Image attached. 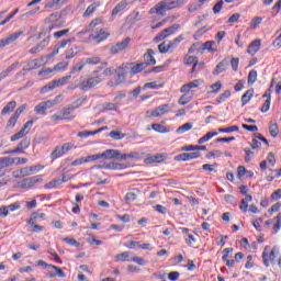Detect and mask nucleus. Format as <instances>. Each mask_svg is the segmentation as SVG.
I'll return each mask as SVG.
<instances>
[{
	"label": "nucleus",
	"instance_id": "obj_1",
	"mask_svg": "<svg viewBox=\"0 0 281 281\" xmlns=\"http://www.w3.org/2000/svg\"><path fill=\"white\" fill-rule=\"evenodd\" d=\"M105 67H109V63H101V65L92 71V76H89L87 79H82L79 82L78 89L80 91H91V89H95L98 85H102V82H104V77L100 75V71H102V69H105Z\"/></svg>",
	"mask_w": 281,
	"mask_h": 281
},
{
	"label": "nucleus",
	"instance_id": "obj_2",
	"mask_svg": "<svg viewBox=\"0 0 281 281\" xmlns=\"http://www.w3.org/2000/svg\"><path fill=\"white\" fill-rule=\"evenodd\" d=\"M181 3L177 0H161L155 4L149 11L148 14H158V16H166L167 12L180 8Z\"/></svg>",
	"mask_w": 281,
	"mask_h": 281
},
{
	"label": "nucleus",
	"instance_id": "obj_3",
	"mask_svg": "<svg viewBox=\"0 0 281 281\" xmlns=\"http://www.w3.org/2000/svg\"><path fill=\"white\" fill-rule=\"evenodd\" d=\"M121 153L119 149H106L101 154H94V161H98V159H117L121 161Z\"/></svg>",
	"mask_w": 281,
	"mask_h": 281
},
{
	"label": "nucleus",
	"instance_id": "obj_4",
	"mask_svg": "<svg viewBox=\"0 0 281 281\" xmlns=\"http://www.w3.org/2000/svg\"><path fill=\"white\" fill-rule=\"evenodd\" d=\"M41 181H43V178H41V176L25 178L22 181H19L15 184V188H20L21 190H25L27 188H34V186H36V183H41Z\"/></svg>",
	"mask_w": 281,
	"mask_h": 281
},
{
	"label": "nucleus",
	"instance_id": "obj_5",
	"mask_svg": "<svg viewBox=\"0 0 281 281\" xmlns=\"http://www.w3.org/2000/svg\"><path fill=\"white\" fill-rule=\"evenodd\" d=\"M128 45H131V37H125L123 41L117 42L110 47V54H122V52L128 49Z\"/></svg>",
	"mask_w": 281,
	"mask_h": 281
},
{
	"label": "nucleus",
	"instance_id": "obj_6",
	"mask_svg": "<svg viewBox=\"0 0 281 281\" xmlns=\"http://www.w3.org/2000/svg\"><path fill=\"white\" fill-rule=\"evenodd\" d=\"M34 125V121H27L23 127L15 134L11 136V142H18V139H23L30 131H32V126Z\"/></svg>",
	"mask_w": 281,
	"mask_h": 281
},
{
	"label": "nucleus",
	"instance_id": "obj_7",
	"mask_svg": "<svg viewBox=\"0 0 281 281\" xmlns=\"http://www.w3.org/2000/svg\"><path fill=\"white\" fill-rule=\"evenodd\" d=\"M181 27V25L179 24H173L172 26H169L168 29L162 30L155 38H154V43H161V41H164L165 38H168L170 36V34H172L173 32H177V30H179Z\"/></svg>",
	"mask_w": 281,
	"mask_h": 281
},
{
	"label": "nucleus",
	"instance_id": "obj_8",
	"mask_svg": "<svg viewBox=\"0 0 281 281\" xmlns=\"http://www.w3.org/2000/svg\"><path fill=\"white\" fill-rule=\"evenodd\" d=\"M131 65H133V63L123 64L114 71V74H116L115 85H122V82L126 80V69H131Z\"/></svg>",
	"mask_w": 281,
	"mask_h": 281
},
{
	"label": "nucleus",
	"instance_id": "obj_9",
	"mask_svg": "<svg viewBox=\"0 0 281 281\" xmlns=\"http://www.w3.org/2000/svg\"><path fill=\"white\" fill-rule=\"evenodd\" d=\"M58 98H60V97H56V99L54 101H44V102L38 103L34 108L35 113H45L47 111V109H52V106H56V104H58Z\"/></svg>",
	"mask_w": 281,
	"mask_h": 281
},
{
	"label": "nucleus",
	"instance_id": "obj_10",
	"mask_svg": "<svg viewBox=\"0 0 281 281\" xmlns=\"http://www.w3.org/2000/svg\"><path fill=\"white\" fill-rule=\"evenodd\" d=\"M199 157H201V153L199 151L183 153L177 155L175 161H190V159H199Z\"/></svg>",
	"mask_w": 281,
	"mask_h": 281
},
{
	"label": "nucleus",
	"instance_id": "obj_11",
	"mask_svg": "<svg viewBox=\"0 0 281 281\" xmlns=\"http://www.w3.org/2000/svg\"><path fill=\"white\" fill-rule=\"evenodd\" d=\"M19 36H23V31L12 33L9 36H7L5 38L0 40V48L7 47V45L14 43V41H16L19 38Z\"/></svg>",
	"mask_w": 281,
	"mask_h": 281
},
{
	"label": "nucleus",
	"instance_id": "obj_12",
	"mask_svg": "<svg viewBox=\"0 0 281 281\" xmlns=\"http://www.w3.org/2000/svg\"><path fill=\"white\" fill-rule=\"evenodd\" d=\"M143 58L145 60L144 65H146V67H148V65L150 66L157 65V59H155V50L151 48H148L146 50Z\"/></svg>",
	"mask_w": 281,
	"mask_h": 281
},
{
	"label": "nucleus",
	"instance_id": "obj_13",
	"mask_svg": "<svg viewBox=\"0 0 281 281\" xmlns=\"http://www.w3.org/2000/svg\"><path fill=\"white\" fill-rule=\"evenodd\" d=\"M170 105L168 104H162V105H159L158 108L154 109L151 112H150V116L151 117H161V115H166V113H170Z\"/></svg>",
	"mask_w": 281,
	"mask_h": 281
},
{
	"label": "nucleus",
	"instance_id": "obj_14",
	"mask_svg": "<svg viewBox=\"0 0 281 281\" xmlns=\"http://www.w3.org/2000/svg\"><path fill=\"white\" fill-rule=\"evenodd\" d=\"M90 38L97 43H102V41H106V38H109V33L104 31V29H101L100 31L90 34Z\"/></svg>",
	"mask_w": 281,
	"mask_h": 281
},
{
	"label": "nucleus",
	"instance_id": "obj_15",
	"mask_svg": "<svg viewBox=\"0 0 281 281\" xmlns=\"http://www.w3.org/2000/svg\"><path fill=\"white\" fill-rule=\"evenodd\" d=\"M166 161V154H156L154 156H148L145 158V164H164Z\"/></svg>",
	"mask_w": 281,
	"mask_h": 281
},
{
	"label": "nucleus",
	"instance_id": "obj_16",
	"mask_svg": "<svg viewBox=\"0 0 281 281\" xmlns=\"http://www.w3.org/2000/svg\"><path fill=\"white\" fill-rule=\"evenodd\" d=\"M228 65H229V58L226 57L216 65L215 69L213 70V76H218V74H223V71H227Z\"/></svg>",
	"mask_w": 281,
	"mask_h": 281
},
{
	"label": "nucleus",
	"instance_id": "obj_17",
	"mask_svg": "<svg viewBox=\"0 0 281 281\" xmlns=\"http://www.w3.org/2000/svg\"><path fill=\"white\" fill-rule=\"evenodd\" d=\"M260 45H261L260 40L252 41L248 45V49H247L248 54H250V56H256V54H258V52L260 49Z\"/></svg>",
	"mask_w": 281,
	"mask_h": 281
},
{
	"label": "nucleus",
	"instance_id": "obj_18",
	"mask_svg": "<svg viewBox=\"0 0 281 281\" xmlns=\"http://www.w3.org/2000/svg\"><path fill=\"white\" fill-rule=\"evenodd\" d=\"M127 7H128V0H122L112 10V16H117V14H120V12L126 10Z\"/></svg>",
	"mask_w": 281,
	"mask_h": 281
},
{
	"label": "nucleus",
	"instance_id": "obj_19",
	"mask_svg": "<svg viewBox=\"0 0 281 281\" xmlns=\"http://www.w3.org/2000/svg\"><path fill=\"white\" fill-rule=\"evenodd\" d=\"M90 161H95V158L93 155H89L87 157H80L76 160H74L70 166H82V164H90Z\"/></svg>",
	"mask_w": 281,
	"mask_h": 281
},
{
	"label": "nucleus",
	"instance_id": "obj_20",
	"mask_svg": "<svg viewBox=\"0 0 281 281\" xmlns=\"http://www.w3.org/2000/svg\"><path fill=\"white\" fill-rule=\"evenodd\" d=\"M67 80H71V75L61 77L58 80L50 81V89H56V87H63V85H65Z\"/></svg>",
	"mask_w": 281,
	"mask_h": 281
},
{
	"label": "nucleus",
	"instance_id": "obj_21",
	"mask_svg": "<svg viewBox=\"0 0 281 281\" xmlns=\"http://www.w3.org/2000/svg\"><path fill=\"white\" fill-rule=\"evenodd\" d=\"M16 109V101L8 102L1 111V115H10Z\"/></svg>",
	"mask_w": 281,
	"mask_h": 281
},
{
	"label": "nucleus",
	"instance_id": "obj_22",
	"mask_svg": "<svg viewBox=\"0 0 281 281\" xmlns=\"http://www.w3.org/2000/svg\"><path fill=\"white\" fill-rule=\"evenodd\" d=\"M76 106H71V108H64L61 110V117L64 120H75L76 115L71 114V111H75Z\"/></svg>",
	"mask_w": 281,
	"mask_h": 281
},
{
	"label": "nucleus",
	"instance_id": "obj_23",
	"mask_svg": "<svg viewBox=\"0 0 281 281\" xmlns=\"http://www.w3.org/2000/svg\"><path fill=\"white\" fill-rule=\"evenodd\" d=\"M48 268L49 269H54L56 272H50L48 276L49 278H65V272L63 271V269H60L59 267L57 266H54V265H48Z\"/></svg>",
	"mask_w": 281,
	"mask_h": 281
},
{
	"label": "nucleus",
	"instance_id": "obj_24",
	"mask_svg": "<svg viewBox=\"0 0 281 281\" xmlns=\"http://www.w3.org/2000/svg\"><path fill=\"white\" fill-rule=\"evenodd\" d=\"M214 45H216L215 41H207L204 44H202V49H206L210 54H216L218 49L214 48Z\"/></svg>",
	"mask_w": 281,
	"mask_h": 281
},
{
	"label": "nucleus",
	"instance_id": "obj_25",
	"mask_svg": "<svg viewBox=\"0 0 281 281\" xmlns=\"http://www.w3.org/2000/svg\"><path fill=\"white\" fill-rule=\"evenodd\" d=\"M252 98H254V89L247 90L241 95V106H245V104H248V102H250Z\"/></svg>",
	"mask_w": 281,
	"mask_h": 281
},
{
	"label": "nucleus",
	"instance_id": "obj_26",
	"mask_svg": "<svg viewBox=\"0 0 281 281\" xmlns=\"http://www.w3.org/2000/svg\"><path fill=\"white\" fill-rule=\"evenodd\" d=\"M146 64L144 63H139V64H136V65H131L130 66V69H131V74L132 76H135V74H140V71H144V69L146 68Z\"/></svg>",
	"mask_w": 281,
	"mask_h": 281
},
{
	"label": "nucleus",
	"instance_id": "obj_27",
	"mask_svg": "<svg viewBox=\"0 0 281 281\" xmlns=\"http://www.w3.org/2000/svg\"><path fill=\"white\" fill-rule=\"evenodd\" d=\"M126 159H142V154H139L138 151L121 154V161H126Z\"/></svg>",
	"mask_w": 281,
	"mask_h": 281
},
{
	"label": "nucleus",
	"instance_id": "obj_28",
	"mask_svg": "<svg viewBox=\"0 0 281 281\" xmlns=\"http://www.w3.org/2000/svg\"><path fill=\"white\" fill-rule=\"evenodd\" d=\"M105 168L106 170H126L127 166L120 162H109Z\"/></svg>",
	"mask_w": 281,
	"mask_h": 281
},
{
	"label": "nucleus",
	"instance_id": "obj_29",
	"mask_svg": "<svg viewBox=\"0 0 281 281\" xmlns=\"http://www.w3.org/2000/svg\"><path fill=\"white\" fill-rule=\"evenodd\" d=\"M115 260L119 262H131V251H124L116 255Z\"/></svg>",
	"mask_w": 281,
	"mask_h": 281
},
{
	"label": "nucleus",
	"instance_id": "obj_30",
	"mask_svg": "<svg viewBox=\"0 0 281 281\" xmlns=\"http://www.w3.org/2000/svg\"><path fill=\"white\" fill-rule=\"evenodd\" d=\"M85 67H87V65L85 64V59H80V61H78L70 70V75L74 74H78L80 71H82L85 69Z\"/></svg>",
	"mask_w": 281,
	"mask_h": 281
},
{
	"label": "nucleus",
	"instance_id": "obj_31",
	"mask_svg": "<svg viewBox=\"0 0 281 281\" xmlns=\"http://www.w3.org/2000/svg\"><path fill=\"white\" fill-rule=\"evenodd\" d=\"M19 67V61L13 63L11 66H9L5 70L0 72V76L3 77V79L8 78V76H10V74H12V71H14V69H16Z\"/></svg>",
	"mask_w": 281,
	"mask_h": 281
},
{
	"label": "nucleus",
	"instance_id": "obj_32",
	"mask_svg": "<svg viewBox=\"0 0 281 281\" xmlns=\"http://www.w3.org/2000/svg\"><path fill=\"white\" fill-rule=\"evenodd\" d=\"M218 135V132H207L204 136L199 138L198 144H205V142H210L212 137H216Z\"/></svg>",
	"mask_w": 281,
	"mask_h": 281
},
{
	"label": "nucleus",
	"instance_id": "obj_33",
	"mask_svg": "<svg viewBox=\"0 0 281 281\" xmlns=\"http://www.w3.org/2000/svg\"><path fill=\"white\" fill-rule=\"evenodd\" d=\"M98 8H100V2H94L92 4H90L87 10L83 13V16H91V14H93V12H95V10H98Z\"/></svg>",
	"mask_w": 281,
	"mask_h": 281
},
{
	"label": "nucleus",
	"instance_id": "obj_34",
	"mask_svg": "<svg viewBox=\"0 0 281 281\" xmlns=\"http://www.w3.org/2000/svg\"><path fill=\"white\" fill-rule=\"evenodd\" d=\"M32 144V139L30 137H25L23 138L18 146L22 149V150H27V148H30V145Z\"/></svg>",
	"mask_w": 281,
	"mask_h": 281
},
{
	"label": "nucleus",
	"instance_id": "obj_35",
	"mask_svg": "<svg viewBox=\"0 0 281 281\" xmlns=\"http://www.w3.org/2000/svg\"><path fill=\"white\" fill-rule=\"evenodd\" d=\"M102 59L100 58V56H93V57H88L86 59H83V63L86 65H100V61Z\"/></svg>",
	"mask_w": 281,
	"mask_h": 281
},
{
	"label": "nucleus",
	"instance_id": "obj_36",
	"mask_svg": "<svg viewBox=\"0 0 281 281\" xmlns=\"http://www.w3.org/2000/svg\"><path fill=\"white\" fill-rule=\"evenodd\" d=\"M239 131L240 128L238 127V125H232L226 128H223V127L218 128V133H238Z\"/></svg>",
	"mask_w": 281,
	"mask_h": 281
},
{
	"label": "nucleus",
	"instance_id": "obj_37",
	"mask_svg": "<svg viewBox=\"0 0 281 281\" xmlns=\"http://www.w3.org/2000/svg\"><path fill=\"white\" fill-rule=\"evenodd\" d=\"M64 151L60 146L55 147V149L50 154V159H58L59 157H63Z\"/></svg>",
	"mask_w": 281,
	"mask_h": 281
},
{
	"label": "nucleus",
	"instance_id": "obj_38",
	"mask_svg": "<svg viewBox=\"0 0 281 281\" xmlns=\"http://www.w3.org/2000/svg\"><path fill=\"white\" fill-rule=\"evenodd\" d=\"M151 128H153V131H155L156 133H168L167 127L164 126L162 124H159V123H154V124H151Z\"/></svg>",
	"mask_w": 281,
	"mask_h": 281
},
{
	"label": "nucleus",
	"instance_id": "obj_39",
	"mask_svg": "<svg viewBox=\"0 0 281 281\" xmlns=\"http://www.w3.org/2000/svg\"><path fill=\"white\" fill-rule=\"evenodd\" d=\"M232 97V91L226 90L224 93H222L217 99L216 102L217 104H222V102H225L227 98Z\"/></svg>",
	"mask_w": 281,
	"mask_h": 281
},
{
	"label": "nucleus",
	"instance_id": "obj_40",
	"mask_svg": "<svg viewBox=\"0 0 281 281\" xmlns=\"http://www.w3.org/2000/svg\"><path fill=\"white\" fill-rule=\"evenodd\" d=\"M78 47H72L69 50L66 52V60H71V58H75V56H78Z\"/></svg>",
	"mask_w": 281,
	"mask_h": 281
},
{
	"label": "nucleus",
	"instance_id": "obj_41",
	"mask_svg": "<svg viewBox=\"0 0 281 281\" xmlns=\"http://www.w3.org/2000/svg\"><path fill=\"white\" fill-rule=\"evenodd\" d=\"M258 80V71L250 70L248 74V85H254Z\"/></svg>",
	"mask_w": 281,
	"mask_h": 281
},
{
	"label": "nucleus",
	"instance_id": "obj_42",
	"mask_svg": "<svg viewBox=\"0 0 281 281\" xmlns=\"http://www.w3.org/2000/svg\"><path fill=\"white\" fill-rule=\"evenodd\" d=\"M158 50L160 54H168V52H172V48H170L169 44L166 45V42H162L158 45Z\"/></svg>",
	"mask_w": 281,
	"mask_h": 281
},
{
	"label": "nucleus",
	"instance_id": "obj_43",
	"mask_svg": "<svg viewBox=\"0 0 281 281\" xmlns=\"http://www.w3.org/2000/svg\"><path fill=\"white\" fill-rule=\"evenodd\" d=\"M74 41H76V37L63 40V41L58 42L57 46L60 49H65V47H67V45H69V43H74Z\"/></svg>",
	"mask_w": 281,
	"mask_h": 281
},
{
	"label": "nucleus",
	"instance_id": "obj_44",
	"mask_svg": "<svg viewBox=\"0 0 281 281\" xmlns=\"http://www.w3.org/2000/svg\"><path fill=\"white\" fill-rule=\"evenodd\" d=\"M190 100H192V97L188 94H182L178 100V104H180L181 106H186V104H188Z\"/></svg>",
	"mask_w": 281,
	"mask_h": 281
},
{
	"label": "nucleus",
	"instance_id": "obj_45",
	"mask_svg": "<svg viewBox=\"0 0 281 281\" xmlns=\"http://www.w3.org/2000/svg\"><path fill=\"white\" fill-rule=\"evenodd\" d=\"M181 41H183V35H180L176 37L173 41L169 42L168 45L171 48V50L176 49V47L179 45V43H181Z\"/></svg>",
	"mask_w": 281,
	"mask_h": 281
},
{
	"label": "nucleus",
	"instance_id": "obj_46",
	"mask_svg": "<svg viewBox=\"0 0 281 281\" xmlns=\"http://www.w3.org/2000/svg\"><path fill=\"white\" fill-rule=\"evenodd\" d=\"M16 122H19V119L12 114V116L7 122V128H14V126H16Z\"/></svg>",
	"mask_w": 281,
	"mask_h": 281
},
{
	"label": "nucleus",
	"instance_id": "obj_47",
	"mask_svg": "<svg viewBox=\"0 0 281 281\" xmlns=\"http://www.w3.org/2000/svg\"><path fill=\"white\" fill-rule=\"evenodd\" d=\"M43 166L41 165H34L29 167V176L36 175V172H41L43 170Z\"/></svg>",
	"mask_w": 281,
	"mask_h": 281
},
{
	"label": "nucleus",
	"instance_id": "obj_48",
	"mask_svg": "<svg viewBox=\"0 0 281 281\" xmlns=\"http://www.w3.org/2000/svg\"><path fill=\"white\" fill-rule=\"evenodd\" d=\"M14 158H10V157H2L0 158V164H3L4 166L9 167V166H14Z\"/></svg>",
	"mask_w": 281,
	"mask_h": 281
},
{
	"label": "nucleus",
	"instance_id": "obj_49",
	"mask_svg": "<svg viewBox=\"0 0 281 281\" xmlns=\"http://www.w3.org/2000/svg\"><path fill=\"white\" fill-rule=\"evenodd\" d=\"M269 133L271 137H278V134L280 133V128H278V125L272 124L269 126Z\"/></svg>",
	"mask_w": 281,
	"mask_h": 281
},
{
	"label": "nucleus",
	"instance_id": "obj_50",
	"mask_svg": "<svg viewBox=\"0 0 281 281\" xmlns=\"http://www.w3.org/2000/svg\"><path fill=\"white\" fill-rule=\"evenodd\" d=\"M109 137H112V139H124L125 135L117 131H112L109 134Z\"/></svg>",
	"mask_w": 281,
	"mask_h": 281
},
{
	"label": "nucleus",
	"instance_id": "obj_51",
	"mask_svg": "<svg viewBox=\"0 0 281 281\" xmlns=\"http://www.w3.org/2000/svg\"><path fill=\"white\" fill-rule=\"evenodd\" d=\"M60 186V180H53L44 186L46 190H52L53 188H58Z\"/></svg>",
	"mask_w": 281,
	"mask_h": 281
},
{
	"label": "nucleus",
	"instance_id": "obj_52",
	"mask_svg": "<svg viewBox=\"0 0 281 281\" xmlns=\"http://www.w3.org/2000/svg\"><path fill=\"white\" fill-rule=\"evenodd\" d=\"M63 240L64 243H67V245H70L71 247H80V244L75 238L66 237Z\"/></svg>",
	"mask_w": 281,
	"mask_h": 281
},
{
	"label": "nucleus",
	"instance_id": "obj_53",
	"mask_svg": "<svg viewBox=\"0 0 281 281\" xmlns=\"http://www.w3.org/2000/svg\"><path fill=\"white\" fill-rule=\"evenodd\" d=\"M137 199V194L135 192H127L125 195L126 203H133Z\"/></svg>",
	"mask_w": 281,
	"mask_h": 281
},
{
	"label": "nucleus",
	"instance_id": "obj_54",
	"mask_svg": "<svg viewBox=\"0 0 281 281\" xmlns=\"http://www.w3.org/2000/svg\"><path fill=\"white\" fill-rule=\"evenodd\" d=\"M244 153L246 154L245 161L246 164H249L251 161V157H254V151H251V149L246 147L244 148Z\"/></svg>",
	"mask_w": 281,
	"mask_h": 281
},
{
	"label": "nucleus",
	"instance_id": "obj_55",
	"mask_svg": "<svg viewBox=\"0 0 281 281\" xmlns=\"http://www.w3.org/2000/svg\"><path fill=\"white\" fill-rule=\"evenodd\" d=\"M26 109H27V104H22V105H20V106L15 110V112L13 113V115H14L15 117H18V120H19V117H21V113H23Z\"/></svg>",
	"mask_w": 281,
	"mask_h": 281
},
{
	"label": "nucleus",
	"instance_id": "obj_56",
	"mask_svg": "<svg viewBox=\"0 0 281 281\" xmlns=\"http://www.w3.org/2000/svg\"><path fill=\"white\" fill-rule=\"evenodd\" d=\"M192 123H184L182 126L178 127L177 133H186V131H191Z\"/></svg>",
	"mask_w": 281,
	"mask_h": 281
},
{
	"label": "nucleus",
	"instance_id": "obj_57",
	"mask_svg": "<svg viewBox=\"0 0 281 281\" xmlns=\"http://www.w3.org/2000/svg\"><path fill=\"white\" fill-rule=\"evenodd\" d=\"M223 4H224L223 0H220L217 3H215L213 7V13L218 14L221 10H223Z\"/></svg>",
	"mask_w": 281,
	"mask_h": 281
},
{
	"label": "nucleus",
	"instance_id": "obj_58",
	"mask_svg": "<svg viewBox=\"0 0 281 281\" xmlns=\"http://www.w3.org/2000/svg\"><path fill=\"white\" fill-rule=\"evenodd\" d=\"M245 175H247V169L245 168V166H239L237 168V178L243 179Z\"/></svg>",
	"mask_w": 281,
	"mask_h": 281
},
{
	"label": "nucleus",
	"instance_id": "obj_59",
	"mask_svg": "<svg viewBox=\"0 0 281 281\" xmlns=\"http://www.w3.org/2000/svg\"><path fill=\"white\" fill-rule=\"evenodd\" d=\"M260 23H262V18H254L250 23L251 30H256Z\"/></svg>",
	"mask_w": 281,
	"mask_h": 281
},
{
	"label": "nucleus",
	"instance_id": "obj_60",
	"mask_svg": "<svg viewBox=\"0 0 281 281\" xmlns=\"http://www.w3.org/2000/svg\"><path fill=\"white\" fill-rule=\"evenodd\" d=\"M186 65H194L195 63L199 64V57L189 56L186 57Z\"/></svg>",
	"mask_w": 281,
	"mask_h": 281
},
{
	"label": "nucleus",
	"instance_id": "obj_61",
	"mask_svg": "<svg viewBox=\"0 0 281 281\" xmlns=\"http://www.w3.org/2000/svg\"><path fill=\"white\" fill-rule=\"evenodd\" d=\"M238 63H240V59L238 57H233L231 59V65L233 67V71H238Z\"/></svg>",
	"mask_w": 281,
	"mask_h": 281
},
{
	"label": "nucleus",
	"instance_id": "obj_62",
	"mask_svg": "<svg viewBox=\"0 0 281 281\" xmlns=\"http://www.w3.org/2000/svg\"><path fill=\"white\" fill-rule=\"evenodd\" d=\"M7 209L9 210V212H16V210H21V203H12L9 206H7Z\"/></svg>",
	"mask_w": 281,
	"mask_h": 281
},
{
	"label": "nucleus",
	"instance_id": "obj_63",
	"mask_svg": "<svg viewBox=\"0 0 281 281\" xmlns=\"http://www.w3.org/2000/svg\"><path fill=\"white\" fill-rule=\"evenodd\" d=\"M64 155H66V153H69V150H71V148H74V143H66L63 146H60Z\"/></svg>",
	"mask_w": 281,
	"mask_h": 281
},
{
	"label": "nucleus",
	"instance_id": "obj_64",
	"mask_svg": "<svg viewBox=\"0 0 281 281\" xmlns=\"http://www.w3.org/2000/svg\"><path fill=\"white\" fill-rule=\"evenodd\" d=\"M270 199L272 201H280V199H281V189H278L274 192H272Z\"/></svg>",
	"mask_w": 281,
	"mask_h": 281
}]
</instances>
